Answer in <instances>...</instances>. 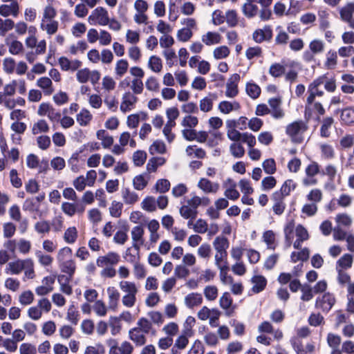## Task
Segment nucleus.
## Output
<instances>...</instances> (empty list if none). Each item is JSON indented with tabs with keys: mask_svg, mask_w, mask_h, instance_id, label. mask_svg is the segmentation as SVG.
I'll list each match as a JSON object with an SVG mask.
<instances>
[{
	"mask_svg": "<svg viewBox=\"0 0 354 354\" xmlns=\"http://www.w3.org/2000/svg\"><path fill=\"white\" fill-rule=\"evenodd\" d=\"M262 167L264 171L270 175L274 174L277 171L276 162L273 158L265 160L262 163Z\"/></svg>",
	"mask_w": 354,
	"mask_h": 354,
	"instance_id": "36",
	"label": "nucleus"
},
{
	"mask_svg": "<svg viewBox=\"0 0 354 354\" xmlns=\"http://www.w3.org/2000/svg\"><path fill=\"white\" fill-rule=\"evenodd\" d=\"M92 120V115L88 110L82 109L77 115V122L80 126H86Z\"/></svg>",
	"mask_w": 354,
	"mask_h": 354,
	"instance_id": "25",
	"label": "nucleus"
},
{
	"mask_svg": "<svg viewBox=\"0 0 354 354\" xmlns=\"http://www.w3.org/2000/svg\"><path fill=\"white\" fill-rule=\"evenodd\" d=\"M78 237L77 230L75 227H69L67 228L64 234V240L68 244L74 243Z\"/></svg>",
	"mask_w": 354,
	"mask_h": 354,
	"instance_id": "22",
	"label": "nucleus"
},
{
	"mask_svg": "<svg viewBox=\"0 0 354 354\" xmlns=\"http://www.w3.org/2000/svg\"><path fill=\"white\" fill-rule=\"evenodd\" d=\"M138 328H140L145 334H147L150 332L152 328L151 322L145 317H141L138 323Z\"/></svg>",
	"mask_w": 354,
	"mask_h": 354,
	"instance_id": "56",
	"label": "nucleus"
},
{
	"mask_svg": "<svg viewBox=\"0 0 354 354\" xmlns=\"http://www.w3.org/2000/svg\"><path fill=\"white\" fill-rule=\"evenodd\" d=\"M78 317V311L76 310L74 305L70 306L67 312V319L73 324L77 325L79 321Z\"/></svg>",
	"mask_w": 354,
	"mask_h": 354,
	"instance_id": "57",
	"label": "nucleus"
},
{
	"mask_svg": "<svg viewBox=\"0 0 354 354\" xmlns=\"http://www.w3.org/2000/svg\"><path fill=\"white\" fill-rule=\"evenodd\" d=\"M272 37V30L270 26H265L263 29H257L252 34V38L257 43L269 41Z\"/></svg>",
	"mask_w": 354,
	"mask_h": 354,
	"instance_id": "5",
	"label": "nucleus"
},
{
	"mask_svg": "<svg viewBox=\"0 0 354 354\" xmlns=\"http://www.w3.org/2000/svg\"><path fill=\"white\" fill-rule=\"evenodd\" d=\"M37 86L45 90L46 95H50L54 91L52 88V81L47 77H40L37 80Z\"/></svg>",
	"mask_w": 354,
	"mask_h": 354,
	"instance_id": "24",
	"label": "nucleus"
},
{
	"mask_svg": "<svg viewBox=\"0 0 354 354\" xmlns=\"http://www.w3.org/2000/svg\"><path fill=\"white\" fill-rule=\"evenodd\" d=\"M147 159V153L144 151L138 150L133 155L134 165L138 167L142 166Z\"/></svg>",
	"mask_w": 354,
	"mask_h": 354,
	"instance_id": "43",
	"label": "nucleus"
},
{
	"mask_svg": "<svg viewBox=\"0 0 354 354\" xmlns=\"http://www.w3.org/2000/svg\"><path fill=\"white\" fill-rule=\"evenodd\" d=\"M26 264L31 265L32 261L30 259H26L24 261L17 260L10 263L8 266L12 274H18L26 268Z\"/></svg>",
	"mask_w": 354,
	"mask_h": 354,
	"instance_id": "19",
	"label": "nucleus"
},
{
	"mask_svg": "<svg viewBox=\"0 0 354 354\" xmlns=\"http://www.w3.org/2000/svg\"><path fill=\"white\" fill-rule=\"evenodd\" d=\"M198 123V120L197 117L193 116L191 115H186L183 118V120L181 122V125L185 127H187V128L193 129L195 127H196Z\"/></svg>",
	"mask_w": 354,
	"mask_h": 354,
	"instance_id": "51",
	"label": "nucleus"
},
{
	"mask_svg": "<svg viewBox=\"0 0 354 354\" xmlns=\"http://www.w3.org/2000/svg\"><path fill=\"white\" fill-rule=\"evenodd\" d=\"M143 234H144V230L141 226H140V225L135 226L132 229V231H131V236H132V239L133 241V243H137L138 245L142 244L143 243V240H142Z\"/></svg>",
	"mask_w": 354,
	"mask_h": 354,
	"instance_id": "32",
	"label": "nucleus"
},
{
	"mask_svg": "<svg viewBox=\"0 0 354 354\" xmlns=\"http://www.w3.org/2000/svg\"><path fill=\"white\" fill-rule=\"evenodd\" d=\"M295 221L291 220L285 226L283 232L285 235V244L287 248L290 247L294 238Z\"/></svg>",
	"mask_w": 354,
	"mask_h": 354,
	"instance_id": "15",
	"label": "nucleus"
},
{
	"mask_svg": "<svg viewBox=\"0 0 354 354\" xmlns=\"http://www.w3.org/2000/svg\"><path fill=\"white\" fill-rule=\"evenodd\" d=\"M204 295L207 300L213 301L218 295V289L214 286H207L204 289Z\"/></svg>",
	"mask_w": 354,
	"mask_h": 354,
	"instance_id": "53",
	"label": "nucleus"
},
{
	"mask_svg": "<svg viewBox=\"0 0 354 354\" xmlns=\"http://www.w3.org/2000/svg\"><path fill=\"white\" fill-rule=\"evenodd\" d=\"M233 299L228 292H225L223 294L219 300L220 306L224 310H228L232 305ZM234 309L231 310H227L225 315L228 317L231 316Z\"/></svg>",
	"mask_w": 354,
	"mask_h": 354,
	"instance_id": "16",
	"label": "nucleus"
},
{
	"mask_svg": "<svg viewBox=\"0 0 354 354\" xmlns=\"http://www.w3.org/2000/svg\"><path fill=\"white\" fill-rule=\"evenodd\" d=\"M88 20L91 25L95 24L97 21L101 26H106L109 22L108 12L103 7H97L88 17Z\"/></svg>",
	"mask_w": 354,
	"mask_h": 354,
	"instance_id": "1",
	"label": "nucleus"
},
{
	"mask_svg": "<svg viewBox=\"0 0 354 354\" xmlns=\"http://www.w3.org/2000/svg\"><path fill=\"white\" fill-rule=\"evenodd\" d=\"M123 204L120 202L113 201L109 207V213L112 217L119 218L122 215Z\"/></svg>",
	"mask_w": 354,
	"mask_h": 354,
	"instance_id": "31",
	"label": "nucleus"
},
{
	"mask_svg": "<svg viewBox=\"0 0 354 354\" xmlns=\"http://www.w3.org/2000/svg\"><path fill=\"white\" fill-rule=\"evenodd\" d=\"M35 230L38 234H48L50 231V222L46 220H41L37 222L35 224Z\"/></svg>",
	"mask_w": 354,
	"mask_h": 354,
	"instance_id": "30",
	"label": "nucleus"
},
{
	"mask_svg": "<svg viewBox=\"0 0 354 354\" xmlns=\"http://www.w3.org/2000/svg\"><path fill=\"white\" fill-rule=\"evenodd\" d=\"M185 304L188 308L200 305L203 301L202 295L199 293H190L185 297Z\"/></svg>",
	"mask_w": 354,
	"mask_h": 354,
	"instance_id": "20",
	"label": "nucleus"
},
{
	"mask_svg": "<svg viewBox=\"0 0 354 354\" xmlns=\"http://www.w3.org/2000/svg\"><path fill=\"white\" fill-rule=\"evenodd\" d=\"M231 154L236 158H242L245 154V149L241 143H232L230 146Z\"/></svg>",
	"mask_w": 354,
	"mask_h": 354,
	"instance_id": "34",
	"label": "nucleus"
},
{
	"mask_svg": "<svg viewBox=\"0 0 354 354\" xmlns=\"http://www.w3.org/2000/svg\"><path fill=\"white\" fill-rule=\"evenodd\" d=\"M227 182H232L231 187L225 191V196L230 200L236 201L239 196V192L236 189V184L232 178H227Z\"/></svg>",
	"mask_w": 354,
	"mask_h": 354,
	"instance_id": "23",
	"label": "nucleus"
},
{
	"mask_svg": "<svg viewBox=\"0 0 354 354\" xmlns=\"http://www.w3.org/2000/svg\"><path fill=\"white\" fill-rule=\"evenodd\" d=\"M129 63L126 59H120L117 62L115 66V73L120 77L124 75L128 69Z\"/></svg>",
	"mask_w": 354,
	"mask_h": 354,
	"instance_id": "48",
	"label": "nucleus"
},
{
	"mask_svg": "<svg viewBox=\"0 0 354 354\" xmlns=\"http://www.w3.org/2000/svg\"><path fill=\"white\" fill-rule=\"evenodd\" d=\"M171 184L169 180L162 178L156 180V192L166 193L170 189Z\"/></svg>",
	"mask_w": 354,
	"mask_h": 354,
	"instance_id": "46",
	"label": "nucleus"
},
{
	"mask_svg": "<svg viewBox=\"0 0 354 354\" xmlns=\"http://www.w3.org/2000/svg\"><path fill=\"white\" fill-rule=\"evenodd\" d=\"M190 274L189 270L184 265H178L174 270V275L178 279H184Z\"/></svg>",
	"mask_w": 354,
	"mask_h": 354,
	"instance_id": "59",
	"label": "nucleus"
},
{
	"mask_svg": "<svg viewBox=\"0 0 354 354\" xmlns=\"http://www.w3.org/2000/svg\"><path fill=\"white\" fill-rule=\"evenodd\" d=\"M120 261V255L113 252H109L104 256L99 257L96 260V264L98 267H104L105 266H113Z\"/></svg>",
	"mask_w": 354,
	"mask_h": 354,
	"instance_id": "4",
	"label": "nucleus"
},
{
	"mask_svg": "<svg viewBox=\"0 0 354 354\" xmlns=\"http://www.w3.org/2000/svg\"><path fill=\"white\" fill-rule=\"evenodd\" d=\"M175 125V122L167 121V124L164 127L162 131L169 142H171L175 138V134L171 132V129Z\"/></svg>",
	"mask_w": 354,
	"mask_h": 354,
	"instance_id": "44",
	"label": "nucleus"
},
{
	"mask_svg": "<svg viewBox=\"0 0 354 354\" xmlns=\"http://www.w3.org/2000/svg\"><path fill=\"white\" fill-rule=\"evenodd\" d=\"M263 240L266 243L268 249L274 250L275 248V234L272 230H267L264 232L263 234Z\"/></svg>",
	"mask_w": 354,
	"mask_h": 354,
	"instance_id": "35",
	"label": "nucleus"
},
{
	"mask_svg": "<svg viewBox=\"0 0 354 354\" xmlns=\"http://www.w3.org/2000/svg\"><path fill=\"white\" fill-rule=\"evenodd\" d=\"M39 205L37 203L35 199L34 198H27L23 205V209L26 211H29L31 212L37 211L39 209Z\"/></svg>",
	"mask_w": 354,
	"mask_h": 354,
	"instance_id": "60",
	"label": "nucleus"
},
{
	"mask_svg": "<svg viewBox=\"0 0 354 354\" xmlns=\"http://www.w3.org/2000/svg\"><path fill=\"white\" fill-rule=\"evenodd\" d=\"M137 97L130 92H126L122 97V102L120 104V110L126 113L131 109V106L137 102Z\"/></svg>",
	"mask_w": 354,
	"mask_h": 354,
	"instance_id": "8",
	"label": "nucleus"
},
{
	"mask_svg": "<svg viewBox=\"0 0 354 354\" xmlns=\"http://www.w3.org/2000/svg\"><path fill=\"white\" fill-rule=\"evenodd\" d=\"M341 120L345 124H351L354 122V109L346 108L342 111Z\"/></svg>",
	"mask_w": 354,
	"mask_h": 354,
	"instance_id": "38",
	"label": "nucleus"
},
{
	"mask_svg": "<svg viewBox=\"0 0 354 354\" xmlns=\"http://www.w3.org/2000/svg\"><path fill=\"white\" fill-rule=\"evenodd\" d=\"M308 129L307 125L302 120H297L289 124L286 129L287 135L292 138V140L295 142H301V140H297L295 137L300 132L305 131Z\"/></svg>",
	"mask_w": 354,
	"mask_h": 354,
	"instance_id": "2",
	"label": "nucleus"
},
{
	"mask_svg": "<svg viewBox=\"0 0 354 354\" xmlns=\"http://www.w3.org/2000/svg\"><path fill=\"white\" fill-rule=\"evenodd\" d=\"M354 13V3H348L346 6L343 7L340 11L341 19L344 21H349L353 17Z\"/></svg>",
	"mask_w": 354,
	"mask_h": 354,
	"instance_id": "28",
	"label": "nucleus"
},
{
	"mask_svg": "<svg viewBox=\"0 0 354 354\" xmlns=\"http://www.w3.org/2000/svg\"><path fill=\"white\" fill-rule=\"evenodd\" d=\"M20 354H37L36 346L30 343H23L19 347Z\"/></svg>",
	"mask_w": 354,
	"mask_h": 354,
	"instance_id": "64",
	"label": "nucleus"
},
{
	"mask_svg": "<svg viewBox=\"0 0 354 354\" xmlns=\"http://www.w3.org/2000/svg\"><path fill=\"white\" fill-rule=\"evenodd\" d=\"M277 180L274 176L265 177L261 181V187L263 190H269L276 186Z\"/></svg>",
	"mask_w": 354,
	"mask_h": 354,
	"instance_id": "58",
	"label": "nucleus"
},
{
	"mask_svg": "<svg viewBox=\"0 0 354 354\" xmlns=\"http://www.w3.org/2000/svg\"><path fill=\"white\" fill-rule=\"evenodd\" d=\"M252 283L254 285L252 288V290L254 293L262 292L267 285V279L263 275H254L251 279Z\"/></svg>",
	"mask_w": 354,
	"mask_h": 354,
	"instance_id": "11",
	"label": "nucleus"
},
{
	"mask_svg": "<svg viewBox=\"0 0 354 354\" xmlns=\"http://www.w3.org/2000/svg\"><path fill=\"white\" fill-rule=\"evenodd\" d=\"M229 269L227 261L225 262V265L223 267H220V277L221 280L223 283L228 282L232 284L234 282L233 277L230 275H227L226 270Z\"/></svg>",
	"mask_w": 354,
	"mask_h": 354,
	"instance_id": "49",
	"label": "nucleus"
},
{
	"mask_svg": "<svg viewBox=\"0 0 354 354\" xmlns=\"http://www.w3.org/2000/svg\"><path fill=\"white\" fill-rule=\"evenodd\" d=\"M201 40L207 46H212L219 44L221 40V36L218 32L209 31L206 35L202 36Z\"/></svg>",
	"mask_w": 354,
	"mask_h": 354,
	"instance_id": "17",
	"label": "nucleus"
},
{
	"mask_svg": "<svg viewBox=\"0 0 354 354\" xmlns=\"http://www.w3.org/2000/svg\"><path fill=\"white\" fill-rule=\"evenodd\" d=\"M198 187L206 193H216L218 189V184H213L209 179L202 178L198 183Z\"/></svg>",
	"mask_w": 354,
	"mask_h": 354,
	"instance_id": "13",
	"label": "nucleus"
},
{
	"mask_svg": "<svg viewBox=\"0 0 354 354\" xmlns=\"http://www.w3.org/2000/svg\"><path fill=\"white\" fill-rule=\"evenodd\" d=\"M353 256L350 254H344L337 261V267L341 269H348L352 266Z\"/></svg>",
	"mask_w": 354,
	"mask_h": 354,
	"instance_id": "29",
	"label": "nucleus"
},
{
	"mask_svg": "<svg viewBox=\"0 0 354 354\" xmlns=\"http://www.w3.org/2000/svg\"><path fill=\"white\" fill-rule=\"evenodd\" d=\"M229 241L227 238L225 236H217L213 243L214 247L215 250L217 251L218 253H220V254L223 255L225 257H227V251L226 250L229 247Z\"/></svg>",
	"mask_w": 354,
	"mask_h": 354,
	"instance_id": "9",
	"label": "nucleus"
},
{
	"mask_svg": "<svg viewBox=\"0 0 354 354\" xmlns=\"http://www.w3.org/2000/svg\"><path fill=\"white\" fill-rule=\"evenodd\" d=\"M120 286L121 290L127 294L136 295L138 292L137 288L133 282L122 281L120 283Z\"/></svg>",
	"mask_w": 354,
	"mask_h": 354,
	"instance_id": "41",
	"label": "nucleus"
},
{
	"mask_svg": "<svg viewBox=\"0 0 354 354\" xmlns=\"http://www.w3.org/2000/svg\"><path fill=\"white\" fill-rule=\"evenodd\" d=\"M285 67L279 64L274 63L272 64L269 69V73L274 77H279L285 73Z\"/></svg>",
	"mask_w": 354,
	"mask_h": 354,
	"instance_id": "42",
	"label": "nucleus"
},
{
	"mask_svg": "<svg viewBox=\"0 0 354 354\" xmlns=\"http://www.w3.org/2000/svg\"><path fill=\"white\" fill-rule=\"evenodd\" d=\"M247 94L252 99H257L261 94V88L254 82H248L245 86Z\"/></svg>",
	"mask_w": 354,
	"mask_h": 354,
	"instance_id": "26",
	"label": "nucleus"
},
{
	"mask_svg": "<svg viewBox=\"0 0 354 354\" xmlns=\"http://www.w3.org/2000/svg\"><path fill=\"white\" fill-rule=\"evenodd\" d=\"M19 302L21 304L26 306L32 303L34 300V295L31 290H26L23 292L19 296Z\"/></svg>",
	"mask_w": 354,
	"mask_h": 354,
	"instance_id": "52",
	"label": "nucleus"
},
{
	"mask_svg": "<svg viewBox=\"0 0 354 354\" xmlns=\"http://www.w3.org/2000/svg\"><path fill=\"white\" fill-rule=\"evenodd\" d=\"M129 338L137 345L142 346L146 342L145 333L138 328L135 327L129 330Z\"/></svg>",
	"mask_w": 354,
	"mask_h": 354,
	"instance_id": "10",
	"label": "nucleus"
},
{
	"mask_svg": "<svg viewBox=\"0 0 354 354\" xmlns=\"http://www.w3.org/2000/svg\"><path fill=\"white\" fill-rule=\"evenodd\" d=\"M230 53V48L227 46H221L214 50L213 55L216 59L226 58Z\"/></svg>",
	"mask_w": 354,
	"mask_h": 354,
	"instance_id": "33",
	"label": "nucleus"
},
{
	"mask_svg": "<svg viewBox=\"0 0 354 354\" xmlns=\"http://www.w3.org/2000/svg\"><path fill=\"white\" fill-rule=\"evenodd\" d=\"M240 141L246 143L250 148H252L256 145L255 136L248 132L242 133Z\"/></svg>",
	"mask_w": 354,
	"mask_h": 354,
	"instance_id": "62",
	"label": "nucleus"
},
{
	"mask_svg": "<svg viewBox=\"0 0 354 354\" xmlns=\"http://www.w3.org/2000/svg\"><path fill=\"white\" fill-rule=\"evenodd\" d=\"M133 249L129 248L126 250L124 259L127 262H130L132 263H137L139 259V250L140 245L137 243H133Z\"/></svg>",
	"mask_w": 354,
	"mask_h": 354,
	"instance_id": "14",
	"label": "nucleus"
},
{
	"mask_svg": "<svg viewBox=\"0 0 354 354\" xmlns=\"http://www.w3.org/2000/svg\"><path fill=\"white\" fill-rule=\"evenodd\" d=\"M59 262V268L62 272L70 276H73L76 270V263L75 260L71 259L68 260L61 261Z\"/></svg>",
	"mask_w": 354,
	"mask_h": 354,
	"instance_id": "12",
	"label": "nucleus"
},
{
	"mask_svg": "<svg viewBox=\"0 0 354 354\" xmlns=\"http://www.w3.org/2000/svg\"><path fill=\"white\" fill-rule=\"evenodd\" d=\"M268 104L272 108L271 115L275 119H280L284 116L283 110L280 108L281 100L280 97H272L268 100Z\"/></svg>",
	"mask_w": 354,
	"mask_h": 354,
	"instance_id": "6",
	"label": "nucleus"
},
{
	"mask_svg": "<svg viewBox=\"0 0 354 354\" xmlns=\"http://www.w3.org/2000/svg\"><path fill=\"white\" fill-rule=\"evenodd\" d=\"M335 303V297L330 292H325L322 298H317L315 308H321L323 312L328 313L334 306Z\"/></svg>",
	"mask_w": 354,
	"mask_h": 354,
	"instance_id": "3",
	"label": "nucleus"
},
{
	"mask_svg": "<svg viewBox=\"0 0 354 354\" xmlns=\"http://www.w3.org/2000/svg\"><path fill=\"white\" fill-rule=\"evenodd\" d=\"M109 325L111 328V334L115 335L120 333L121 329L120 319L117 317H111L109 319Z\"/></svg>",
	"mask_w": 354,
	"mask_h": 354,
	"instance_id": "61",
	"label": "nucleus"
},
{
	"mask_svg": "<svg viewBox=\"0 0 354 354\" xmlns=\"http://www.w3.org/2000/svg\"><path fill=\"white\" fill-rule=\"evenodd\" d=\"M180 214L185 219H194L196 217L197 211L193 210V209L188 206L183 205L180 208Z\"/></svg>",
	"mask_w": 354,
	"mask_h": 354,
	"instance_id": "45",
	"label": "nucleus"
},
{
	"mask_svg": "<svg viewBox=\"0 0 354 354\" xmlns=\"http://www.w3.org/2000/svg\"><path fill=\"white\" fill-rule=\"evenodd\" d=\"M162 331L167 335V337L173 338L178 332V325L175 322H170L163 327Z\"/></svg>",
	"mask_w": 354,
	"mask_h": 354,
	"instance_id": "50",
	"label": "nucleus"
},
{
	"mask_svg": "<svg viewBox=\"0 0 354 354\" xmlns=\"http://www.w3.org/2000/svg\"><path fill=\"white\" fill-rule=\"evenodd\" d=\"M310 250L307 248L301 249L300 252H292L290 255L291 261L296 263L297 261H306L309 259Z\"/></svg>",
	"mask_w": 354,
	"mask_h": 354,
	"instance_id": "21",
	"label": "nucleus"
},
{
	"mask_svg": "<svg viewBox=\"0 0 354 354\" xmlns=\"http://www.w3.org/2000/svg\"><path fill=\"white\" fill-rule=\"evenodd\" d=\"M192 31L189 28H183L177 32V39L180 41H187L192 37Z\"/></svg>",
	"mask_w": 354,
	"mask_h": 354,
	"instance_id": "55",
	"label": "nucleus"
},
{
	"mask_svg": "<svg viewBox=\"0 0 354 354\" xmlns=\"http://www.w3.org/2000/svg\"><path fill=\"white\" fill-rule=\"evenodd\" d=\"M123 201L126 204H134L138 200V196L136 192H131L129 188L122 189V192Z\"/></svg>",
	"mask_w": 354,
	"mask_h": 354,
	"instance_id": "27",
	"label": "nucleus"
},
{
	"mask_svg": "<svg viewBox=\"0 0 354 354\" xmlns=\"http://www.w3.org/2000/svg\"><path fill=\"white\" fill-rule=\"evenodd\" d=\"M109 294V308L115 310L120 299V293L114 287H109L107 289Z\"/></svg>",
	"mask_w": 354,
	"mask_h": 354,
	"instance_id": "18",
	"label": "nucleus"
},
{
	"mask_svg": "<svg viewBox=\"0 0 354 354\" xmlns=\"http://www.w3.org/2000/svg\"><path fill=\"white\" fill-rule=\"evenodd\" d=\"M19 4L17 1H12L10 5L3 4L0 6V15L3 17L12 15L17 17L19 14Z\"/></svg>",
	"mask_w": 354,
	"mask_h": 354,
	"instance_id": "7",
	"label": "nucleus"
},
{
	"mask_svg": "<svg viewBox=\"0 0 354 354\" xmlns=\"http://www.w3.org/2000/svg\"><path fill=\"white\" fill-rule=\"evenodd\" d=\"M142 207L148 212L155 211V198L152 196L145 198L142 202Z\"/></svg>",
	"mask_w": 354,
	"mask_h": 354,
	"instance_id": "63",
	"label": "nucleus"
},
{
	"mask_svg": "<svg viewBox=\"0 0 354 354\" xmlns=\"http://www.w3.org/2000/svg\"><path fill=\"white\" fill-rule=\"evenodd\" d=\"M50 224V228L55 232L62 231L64 227V221L62 216H57L53 218Z\"/></svg>",
	"mask_w": 354,
	"mask_h": 354,
	"instance_id": "54",
	"label": "nucleus"
},
{
	"mask_svg": "<svg viewBox=\"0 0 354 354\" xmlns=\"http://www.w3.org/2000/svg\"><path fill=\"white\" fill-rule=\"evenodd\" d=\"M49 131V127L46 120H39L37 122L35 123L32 132L34 135L38 134L40 132H48Z\"/></svg>",
	"mask_w": 354,
	"mask_h": 354,
	"instance_id": "40",
	"label": "nucleus"
},
{
	"mask_svg": "<svg viewBox=\"0 0 354 354\" xmlns=\"http://www.w3.org/2000/svg\"><path fill=\"white\" fill-rule=\"evenodd\" d=\"M334 120L332 117L326 118L320 129V136L323 138H328L330 136L328 129L333 124Z\"/></svg>",
	"mask_w": 354,
	"mask_h": 354,
	"instance_id": "39",
	"label": "nucleus"
},
{
	"mask_svg": "<svg viewBox=\"0 0 354 354\" xmlns=\"http://www.w3.org/2000/svg\"><path fill=\"white\" fill-rule=\"evenodd\" d=\"M243 12L248 18H252L257 15L258 6L255 4L245 3L243 6Z\"/></svg>",
	"mask_w": 354,
	"mask_h": 354,
	"instance_id": "37",
	"label": "nucleus"
},
{
	"mask_svg": "<svg viewBox=\"0 0 354 354\" xmlns=\"http://www.w3.org/2000/svg\"><path fill=\"white\" fill-rule=\"evenodd\" d=\"M59 24L57 21L51 20L49 24L45 25L43 22L41 24V28L45 30L47 34L51 35L55 34L58 30Z\"/></svg>",
	"mask_w": 354,
	"mask_h": 354,
	"instance_id": "47",
	"label": "nucleus"
}]
</instances>
